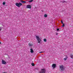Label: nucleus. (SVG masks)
Here are the masks:
<instances>
[{"label":"nucleus","mask_w":73,"mask_h":73,"mask_svg":"<svg viewBox=\"0 0 73 73\" xmlns=\"http://www.w3.org/2000/svg\"><path fill=\"white\" fill-rule=\"evenodd\" d=\"M59 68H60V70L61 71H62L63 70H64V66L63 65H62L60 66Z\"/></svg>","instance_id":"1"},{"label":"nucleus","mask_w":73,"mask_h":73,"mask_svg":"<svg viewBox=\"0 0 73 73\" xmlns=\"http://www.w3.org/2000/svg\"><path fill=\"white\" fill-rule=\"evenodd\" d=\"M36 38L37 41H38V43L40 44V43H41L40 42L41 41V40L39 38V36H36Z\"/></svg>","instance_id":"2"},{"label":"nucleus","mask_w":73,"mask_h":73,"mask_svg":"<svg viewBox=\"0 0 73 73\" xmlns=\"http://www.w3.org/2000/svg\"><path fill=\"white\" fill-rule=\"evenodd\" d=\"M15 5L16 6L18 7V8H20L21 6L23 5V4L21 3H17L15 4Z\"/></svg>","instance_id":"3"},{"label":"nucleus","mask_w":73,"mask_h":73,"mask_svg":"<svg viewBox=\"0 0 73 73\" xmlns=\"http://www.w3.org/2000/svg\"><path fill=\"white\" fill-rule=\"evenodd\" d=\"M46 70L45 69H42L39 72V73H46Z\"/></svg>","instance_id":"4"},{"label":"nucleus","mask_w":73,"mask_h":73,"mask_svg":"<svg viewBox=\"0 0 73 73\" xmlns=\"http://www.w3.org/2000/svg\"><path fill=\"white\" fill-rule=\"evenodd\" d=\"M2 64H3V65H5V64H7V62H6L4 60H2Z\"/></svg>","instance_id":"5"},{"label":"nucleus","mask_w":73,"mask_h":73,"mask_svg":"<svg viewBox=\"0 0 73 73\" xmlns=\"http://www.w3.org/2000/svg\"><path fill=\"white\" fill-rule=\"evenodd\" d=\"M52 66L53 68H55L56 66V64H52Z\"/></svg>","instance_id":"6"},{"label":"nucleus","mask_w":73,"mask_h":73,"mask_svg":"<svg viewBox=\"0 0 73 73\" xmlns=\"http://www.w3.org/2000/svg\"><path fill=\"white\" fill-rule=\"evenodd\" d=\"M27 8H29L30 9H31V5H28L27 6Z\"/></svg>","instance_id":"7"},{"label":"nucleus","mask_w":73,"mask_h":73,"mask_svg":"<svg viewBox=\"0 0 73 73\" xmlns=\"http://www.w3.org/2000/svg\"><path fill=\"white\" fill-rule=\"evenodd\" d=\"M29 46H33V44H32V43L30 42L29 44Z\"/></svg>","instance_id":"8"},{"label":"nucleus","mask_w":73,"mask_h":73,"mask_svg":"<svg viewBox=\"0 0 73 73\" xmlns=\"http://www.w3.org/2000/svg\"><path fill=\"white\" fill-rule=\"evenodd\" d=\"M31 50V53H33V52H34V51L33 50V49L32 48H31L30 49Z\"/></svg>","instance_id":"9"},{"label":"nucleus","mask_w":73,"mask_h":73,"mask_svg":"<svg viewBox=\"0 0 73 73\" xmlns=\"http://www.w3.org/2000/svg\"><path fill=\"white\" fill-rule=\"evenodd\" d=\"M21 2H22V3H26V1H23V0H21Z\"/></svg>","instance_id":"10"},{"label":"nucleus","mask_w":73,"mask_h":73,"mask_svg":"<svg viewBox=\"0 0 73 73\" xmlns=\"http://www.w3.org/2000/svg\"><path fill=\"white\" fill-rule=\"evenodd\" d=\"M70 56L73 59V54H71Z\"/></svg>","instance_id":"11"},{"label":"nucleus","mask_w":73,"mask_h":73,"mask_svg":"<svg viewBox=\"0 0 73 73\" xmlns=\"http://www.w3.org/2000/svg\"><path fill=\"white\" fill-rule=\"evenodd\" d=\"M61 2L62 3H65V1H61Z\"/></svg>","instance_id":"12"},{"label":"nucleus","mask_w":73,"mask_h":73,"mask_svg":"<svg viewBox=\"0 0 73 73\" xmlns=\"http://www.w3.org/2000/svg\"><path fill=\"white\" fill-rule=\"evenodd\" d=\"M32 66H35V64H34V63H32Z\"/></svg>","instance_id":"13"},{"label":"nucleus","mask_w":73,"mask_h":73,"mask_svg":"<svg viewBox=\"0 0 73 73\" xmlns=\"http://www.w3.org/2000/svg\"><path fill=\"white\" fill-rule=\"evenodd\" d=\"M47 14H45L44 15V17H47Z\"/></svg>","instance_id":"14"},{"label":"nucleus","mask_w":73,"mask_h":73,"mask_svg":"<svg viewBox=\"0 0 73 73\" xmlns=\"http://www.w3.org/2000/svg\"><path fill=\"white\" fill-rule=\"evenodd\" d=\"M44 42H46V40L45 38L44 39Z\"/></svg>","instance_id":"15"},{"label":"nucleus","mask_w":73,"mask_h":73,"mask_svg":"<svg viewBox=\"0 0 73 73\" xmlns=\"http://www.w3.org/2000/svg\"><path fill=\"white\" fill-rule=\"evenodd\" d=\"M33 1V0H31L30 1H29V3H31V2H32V1Z\"/></svg>","instance_id":"16"},{"label":"nucleus","mask_w":73,"mask_h":73,"mask_svg":"<svg viewBox=\"0 0 73 73\" xmlns=\"http://www.w3.org/2000/svg\"><path fill=\"white\" fill-rule=\"evenodd\" d=\"M62 27H65V24L64 23L63 24Z\"/></svg>","instance_id":"17"},{"label":"nucleus","mask_w":73,"mask_h":73,"mask_svg":"<svg viewBox=\"0 0 73 73\" xmlns=\"http://www.w3.org/2000/svg\"><path fill=\"white\" fill-rule=\"evenodd\" d=\"M5 3L4 2L3 3V5H5Z\"/></svg>","instance_id":"18"},{"label":"nucleus","mask_w":73,"mask_h":73,"mask_svg":"<svg viewBox=\"0 0 73 73\" xmlns=\"http://www.w3.org/2000/svg\"><path fill=\"white\" fill-rule=\"evenodd\" d=\"M64 60H67V59L66 58H64Z\"/></svg>","instance_id":"19"},{"label":"nucleus","mask_w":73,"mask_h":73,"mask_svg":"<svg viewBox=\"0 0 73 73\" xmlns=\"http://www.w3.org/2000/svg\"><path fill=\"white\" fill-rule=\"evenodd\" d=\"M61 23L62 24H63V22H62V20L61 21Z\"/></svg>","instance_id":"20"},{"label":"nucleus","mask_w":73,"mask_h":73,"mask_svg":"<svg viewBox=\"0 0 73 73\" xmlns=\"http://www.w3.org/2000/svg\"><path fill=\"white\" fill-rule=\"evenodd\" d=\"M57 31H59V29H57Z\"/></svg>","instance_id":"21"},{"label":"nucleus","mask_w":73,"mask_h":73,"mask_svg":"<svg viewBox=\"0 0 73 73\" xmlns=\"http://www.w3.org/2000/svg\"><path fill=\"white\" fill-rule=\"evenodd\" d=\"M43 52H40V53H43Z\"/></svg>","instance_id":"22"},{"label":"nucleus","mask_w":73,"mask_h":73,"mask_svg":"<svg viewBox=\"0 0 73 73\" xmlns=\"http://www.w3.org/2000/svg\"><path fill=\"white\" fill-rule=\"evenodd\" d=\"M3 73H7V72H3Z\"/></svg>","instance_id":"23"},{"label":"nucleus","mask_w":73,"mask_h":73,"mask_svg":"<svg viewBox=\"0 0 73 73\" xmlns=\"http://www.w3.org/2000/svg\"><path fill=\"white\" fill-rule=\"evenodd\" d=\"M58 35V33H56V35Z\"/></svg>","instance_id":"24"},{"label":"nucleus","mask_w":73,"mask_h":73,"mask_svg":"<svg viewBox=\"0 0 73 73\" xmlns=\"http://www.w3.org/2000/svg\"><path fill=\"white\" fill-rule=\"evenodd\" d=\"M1 44V42H0V44Z\"/></svg>","instance_id":"25"},{"label":"nucleus","mask_w":73,"mask_h":73,"mask_svg":"<svg viewBox=\"0 0 73 73\" xmlns=\"http://www.w3.org/2000/svg\"><path fill=\"white\" fill-rule=\"evenodd\" d=\"M0 31H1V29L0 28Z\"/></svg>","instance_id":"26"}]
</instances>
